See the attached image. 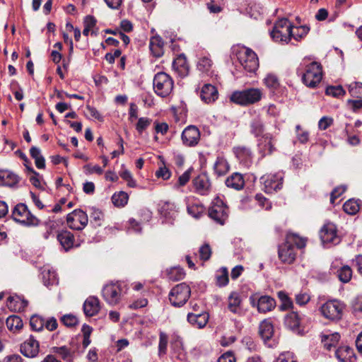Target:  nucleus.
Returning <instances> with one entry per match:
<instances>
[{
    "mask_svg": "<svg viewBox=\"0 0 362 362\" xmlns=\"http://www.w3.org/2000/svg\"><path fill=\"white\" fill-rule=\"evenodd\" d=\"M335 356L340 362H356L354 351L349 346H341L335 351Z\"/></svg>",
    "mask_w": 362,
    "mask_h": 362,
    "instance_id": "25",
    "label": "nucleus"
},
{
    "mask_svg": "<svg viewBox=\"0 0 362 362\" xmlns=\"http://www.w3.org/2000/svg\"><path fill=\"white\" fill-rule=\"evenodd\" d=\"M325 93L335 98L340 97L345 94V91L341 86H329L326 88Z\"/></svg>",
    "mask_w": 362,
    "mask_h": 362,
    "instance_id": "54",
    "label": "nucleus"
},
{
    "mask_svg": "<svg viewBox=\"0 0 362 362\" xmlns=\"http://www.w3.org/2000/svg\"><path fill=\"white\" fill-rule=\"evenodd\" d=\"M304 315L297 312H290L284 317L285 327L298 334H303L302 323Z\"/></svg>",
    "mask_w": 362,
    "mask_h": 362,
    "instance_id": "16",
    "label": "nucleus"
},
{
    "mask_svg": "<svg viewBox=\"0 0 362 362\" xmlns=\"http://www.w3.org/2000/svg\"><path fill=\"white\" fill-rule=\"evenodd\" d=\"M237 57L243 68L249 73H254L259 67V59L251 49L243 47L237 52Z\"/></svg>",
    "mask_w": 362,
    "mask_h": 362,
    "instance_id": "8",
    "label": "nucleus"
},
{
    "mask_svg": "<svg viewBox=\"0 0 362 362\" xmlns=\"http://www.w3.org/2000/svg\"><path fill=\"white\" fill-rule=\"evenodd\" d=\"M278 297L281 301V310H286L293 308V301L286 292L282 291L278 292Z\"/></svg>",
    "mask_w": 362,
    "mask_h": 362,
    "instance_id": "48",
    "label": "nucleus"
},
{
    "mask_svg": "<svg viewBox=\"0 0 362 362\" xmlns=\"http://www.w3.org/2000/svg\"><path fill=\"white\" fill-rule=\"evenodd\" d=\"M213 62L211 59L207 57H201L197 62V69L202 73L209 76L212 74Z\"/></svg>",
    "mask_w": 362,
    "mask_h": 362,
    "instance_id": "38",
    "label": "nucleus"
},
{
    "mask_svg": "<svg viewBox=\"0 0 362 362\" xmlns=\"http://www.w3.org/2000/svg\"><path fill=\"white\" fill-rule=\"evenodd\" d=\"M250 132L255 136H261L264 131V126L262 121L259 118H255L250 123Z\"/></svg>",
    "mask_w": 362,
    "mask_h": 362,
    "instance_id": "40",
    "label": "nucleus"
},
{
    "mask_svg": "<svg viewBox=\"0 0 362 362\" xmlns=\"http://www.w3.org/2000/svg\"><path fill=\"white\" fill-rule=\"evenodd\" d=\"M296 74L301 76L302 82L306 86L314 88L322 79V66L317 62H303L297 68Z\"/></svg>",
    "mask_w": 362,
    "mask_h": 362,
    "instance_id": "2",
    "label": "nucleus"
},
{
    "mask_svg": "<svg viewBox=\"0 0 362 362\" xmlns=\"http://www.w3.org/2000/svg\"><path fill=\"white\" fill-rule=\"evenodd\" d=\"M218 93L216 88L211 84H205L202 88L200 97L206 103L214 102L218 98Z\"/></svg>",
    "mask_w": 362,
    "mask_h": 362,
    "instance_id": "28",
    "label": "nucleus"
},
{
    "mask_svg": "<svg viewBox=\"0 0 362 362\" xmlns=\"http://www.w3.org/2000/svg\"><path fill=\"white\" fill-rule=\"evenodd\" d=\"M260 180L264 185V192L268 194L277 192L283 185V175L280 173L263 175Z\"/></svg>",
    "mask_w": 362,
    "mask_h": 362,
    "instance_id": "13",
    "label": "nucleus"
},
{
    "mask_svg": "<svg viewBox=\"0 0 362 362\" xmlns=\"http://www.w3.org/2000/svg\"><path fill=\"white\" fill-rule=\"evenodd\" d=\"M7 328L12 332L19 331L23 326L21 318L17 315L9 316L6 321Z\"/></svg>",
    "mask_w": 362,
    "mask_h": 362,
    "instance_id": "39",
    "label": "nucleus"
},
{
    "mask_svg": "<svg viewBox=\"0 0 362 362\" xmlns=\"http://www.w3.org/2000/svg\"><path fill=\"white\" fill-rule=\"evenodd\" d=\"M200 259L203 261L209 260L211 255V249L208 243L204 244L200 247L199 250Z\"/></svg>",
    "mask_w": 362,
    "mask_h": 362,
    "instance_id": "55",
    "label": "nucleus"
},
{
    "mask_svg": "<svg viewBox=\"0 0 362 362\" xmlns=\"http://www.w3.org/2000/svg\"><path fill=\"white\" fill-rule=\"evenodd\" d=\"M72 340L69 346H54L52 351L54 354L59 355L66 362H73L77 351V347L74 346Z\"/></svg>",
    "mask_w": 362,
    "mask_h": 362,
    "instance_id": "22",
    "label": "nucleus"
},
{
    "mask_svg": "<svg viewBox=\"0 0 362 362\" xmlns=\"http://www.w3.org/2000/svg\"><path fill=\"white\" fill-rule=\"evenodd\" d=\"M251 305L256 306L257 310L261 313H266L272 311L276 306L275 300L269 296H262L258 298L257 302L254 297L250 298Z\"/></svg>",
    "mask_w": 362,
    "mask_h": 362,
    "instance_id": "20",
    "label": "nucleus"
},
{
    "mask_svg": "<svg viewBox=\"0 0 362 362\" xmlns=\"http://www.w3.org/2000/svg\"><path fill=\"white\" fill-rule=\"evenodd\" d=\"M91 223H94L95 226H100L102 225V220L103 218V214L98 209L93 207L90 212Z\"/></svg>",
    "mask_w": 362,
    "mask_h": 362,
    "instance_id": "52",
    "label": "nucleus"
},
{
    "mask_svg": "<svg viewBox=\"0 0 362 362\" xmlns=\"http://www.w3.org/2000/svg\"><path fill=\"white\" fill-rule=\"evenodd\" d=\"M208 214L211 219L223 225L228 218V209L223 200L217 197L213 200Z\"/></svg>",
    "mask_w": 362,
    "mask_h": 362,
    "instance_id": "12",
    "label": "nucleus"
},
{
    "mask_svg": "<svg viewBox=\"0 0 362 362\" xmlns=\"http://www.w3.org/2000/svg\"><path fill=\"white\" fill-rule=\"evenodd\" d=\"M20 180V177L12 171L0 170V186L16 188Z\"/></svg>",
    "mask_w": 362,
    "mask_h": 362,
    "instance_id": "24",
    "label": "nucleus"
},
{
    "mask_svg": "<svg viewBox=\"0 0 362 362\" xmlns=\"http://www.w3.org/2000/svg\"><path fill=\"white\" fill-rule=\"evenodd\" d=\"M265 86L271 89L276 90L279 86V81L277 76L273 74H269L264 79Z\"/></svg>",
    "mask_w": 362,
    "mask_h": 362,
    "instance_id": "50",
    "label": "nucleus"
},
{
    "mask_svg": "<svg viewBox=\"0 0 362 362\" xmlns=\"http://www.w3.org/2000/svg\"><path fill=\"white\" fill-rule=\"evenodd\" d=\"M230 170V165L223 156H218L214 165L215 174L220 177L225 175Z\"/></svg>",
    "mask_w": 362,
    "mask_h": 362,
    "instance_id": "34",
    "label": "nucleus"
},
{
    "mask_svg": "<svg viewBox=\"0 0 362 362\" xmlns=\"http://www.w3.org/2000/svg\"><path fill=\"white\" fill-rule=\"evenodd\" d=\"M320 235L322 244L327 247L338 245L341 242V238L337 234V226L332 223L325 224L320 230Z\"/></svg>",
    "mask_w": 362,
    "mask_h": 362,
    "instance_id": "11",
    "label": "nucleus"
},
{
    "mask_svg": "<svg viewBox=\"0 0 362 362\" xmlns=\"http://www.w3.org/2000/svg\"><path fill=\"white\" fill-rule=\"evenodd\" d=\"M194 192L199 195L206 196L211 191V183L207 174L202 173L192 180Z\"/></svg>",
    "mask_w": 362,
    "mask_h": 362,
    "instance_id": "18",
    "label": "nucleus"
},
{
    "mask_svg": "<svg viewBox=\"0 0 362 362\" xmlns=\"http://www.w3.org/2000/svg\"><path fill=\"white\" fill-rule=\"evenodd\" d=\"M218 362H235V358L232 352L228 351L218 358Z\"/></svg>",
    "mask_w": 362,
    "mask_h": 362,
    "instance_id": "64",
    "label": "nucleus"
},
{
    "mask_svg": "<svg viewBox=\"0 0 362 362\" xmlns=\"http://www.w3.org/2000/svg\"><path fill=\"white\" fill-rule=\"evenodd\" d=\"M217 284L219 286H225L228 284V272L226 267H221L216 272Z\"/></svg>",
    "mask_w": 362,
    "mask_h": 362,
    "instance_id": "47",
    "label": "nucleus"
},
{
    "mask_svg": "<svg viewBox=\"0 0 362 362\" xmlns=\"http://www.w3.org/2000/svg\"><path fill=\"white\" fill-rule=\"evenodd\" d=\"M182 143L187 146H196L200 139V132L194 125L187 126L182 133Z\"/></svg>",
    "mask_w": 362,
    "mask_h": 362,
    "instance_id": "21",
    "label": "nucleus"
},
{
    "mask_svg": "<svg viewBox=\"0 0 362 362\" xmlns=\"http://www.w3.org/2000/svg\"><path fill=\"white\" fill-rule=\"evenodd\" d=\"M30 325L33 330L41 331L45 326V320L37 315H33L30 317Z\"/></svg>",
    "mask_w": 362,
    "mask_h": 362,
    "instance_id": "49",
    "label": "nucleus"
},
{
    "mask_svg": "<svg viewBox=\"0 0 362 362\" xmlns=\"http://www.w3.org/2000/svg\"><path fill=\"white\" fill-rule=\"evenodd\" d=\"M21 352L28 358H34L37 356L40 350L39 342L33 337L25 340L21 345Z\"/></svg>",
    "mask_w": 362,
    "mask_h": 362,
    "instance_id": "23",
    "label": "nucleus"
},
{
    "mask_svg": "<svg viewBox=\"0 0 362 362\" xmlns=\"http://www.w3.org/2000/svg\"><path fill=\"white\" fill-rule=\"evenodd\" d=\"M208 320L209 315L206 313H189L187 314V321L192 325L197 326L198 328L205 327Z\"/></svg>",
    "mask_w": 362,
    "mask_h": 362,
    "instance_id": "30",
    "label": "nucleus"
},
{
    "mask_svg": "<svg viewBox=\"0 0 362 362\" xmlns=\"http://www.w3.org/2000/svg\"><path fill=\"white\" fill-rule=\"evenodd\" d=\"M173 70L180 76L185 77L189 74V65L185 56L182 54L178 55L173 62Z\"/></svg>",
    "mask_w": 362,
    "mask_h": 362,
    "instance_id": "26",
    "label": "nucleus"
},
{
    "mask_svg": "<svg viewBox=\"0 0 362 362\" xmlns=\"http://www.w3.org/2000/svg\"><path fill=\"white\" fill-rule=\"evenodd\" d=\"M225 184L228 187L235 190H240L245 186V180L242 174L239 173H233L226 178Z\"/></svg>",
    "mask_w": 362,
    "mask_h": 362,
    "instance_id": "31",
    "label": "nucleus"
},
{
    "mask_svg": "<svg viewBox=\"0 0 362 362\" xmlns=\"http://www.w3.org/2000/svg\"><path fill=\"white\" fill-rule=\"evenodd\" d=\"M57 240L63 247V248L68 251L75 245V239L73 233L68 230H62L57 235ZM79 245H76L78 246Z\"/></svg>",
    "mask_w": 362,
    "mask_h": 362,
    "instance_id": "32",
    "label": "nucleus"
},
{
    "mask_svg": "<svg viewBox=\"0 0 362 362\" xmlns=\"http://www.w3.org/2000/svg\"><path fill=\"white\" fill-rule=\"evenodd\" d=\"M349 91L354 98H362V83L354 82L349 86Z\"/></svg>",
    "mask_w": 362,
    "mask_h": 362,
    "instance_id": "51",
    "label": "nucleus"
},
{
    "mask_svg": "<svg viewBox=\"0 0 362 362\" xmlns=\"http://www.w3.org/2000/svg\"><path fill=\"white\" fill-rule=\"evenodd\" d=\"M156 175L158 177H161L163 180H168L171 176L170 170L166 166L160 167L159 169L156 172Z\"/></svg>",
    "mask_w": 362,
    "mask_h": 362,
    "instance_id": "60",
    "label": "nucleus"
},
{
    "mask_svg": "<svg viewBox=\"0 0 362 362\" xmlns=\"http://www.w3.org/2000/svg\"><path fill=\"white\" fill-rule=\"evenodd\" d=\"M128 199L129 195L123 191L115 192L112 197V203L117 207L124 206L127 204Z\"/></svg>",
    "mask_w": 362,
    "mask_h": 362,
    "instance_id": "41",
    "label": "nucleus"
},
{
    "mask_svg": "<svg viewBox=\"0 0 362 362\" xmlns=\"http://www.w3.org/2000/svg\"><path fill=\"white\" fill-rule=\"evenodd\" d=\"M83 312L86 316L95 315L100 310V301L95 296H89L83 303Z\"/></svg>",
    "mask_w": 362,
    "mask_h": 362,
    "instance_id": "29",
    "label": "nucleus"
},
{
    "mask_svg": "<svg viewBox=\"0 0 362 362\" xmlns=\"http://www.w3.org/2000/svg\"><path fill=\"white\" fill-rule=\"evenodd\" d=\"M276 362H297V361L291 353L286 352L280 354Z\"/></svg>",
    "mask_w": 362,
    "mask_h": 362,
    "instance_id": "62",
    "label": "nucleus"
},
{
    "mask_svg": "<svg viewBox=\"0 0 362 362\" xmlns=\"http://www.w3.org/2000/svg\"><path fill=\"white\" fill-rule=\"evenodd\" d=\"M276 139L272 134L269 133L263 134L258 141L259 151L262 156L264 157L274 152L276 150Z\"/></svg>",
    "mask_w": 362,
    "mask_h": 362,
    "instance_id": "17",
    "label": "nucleus"
},
{
    "mask_svg": "<svg viewBox=\"0 0 362 362\" xmlns=\"http://www.w3.org/2000/svg\"><path fill=\"white\" fill-rule=\"evenodd\" d=\"M337 276L343 283H348L352 277V269L348 265H344L337 270Z\"/></svg>",
    "mask_w": 362,
    "mask_h": 362,
    "instance_id": "42",
    "label": "nucleus"
},
{
    "mask_svg": "<svg viewBox=\"0 0 362 362\" xmlns=\"http://www.w3.org/2000/svg\"><path fill=\"white\" fill-rule=\"evenodd\" d=\"M228 308L233 313H238L241 303L240 296L237 292H232L228 298Z\"/></svg>",
    "mask_w": 362,
    "mask_h": 362,
    "instance_id": "37",
    "label": "nucleus"
},
{
    "mask_svg": "<svg viewBox=\"0 0 362 362\" xmlns=\"http://www.w3.org/2000/svg\"><path fill=\"white\" fill-rule=\"evenodd\" d=\"M359 204L356 200L349 199L343 205L344 211L350 215H354L359 211Z\"/></svg>",
    "mask_w": 362,
    "mask_h": 362,
    "instance_id": "46",
    "label": "nucleus"
},
{
    "mask_svg": "<svg viewBox=\"0 0 362 362\" xmlns=\"http://www.w3.org/2000/svg\"><path fill=\"white\" fill-rule=\"evenodd\" d=\"M62 322L68 327L76 326L78 323V319L73 315H65L61 318Z\"/></svg>",
    "mask_w": 362,
    "mask_h": 362,
    "instance_id": "56",
    "label": "nucleus"
},
{
    "mask_svg": "<svg viewBox=\"0 0 362 362\" xmlns=\"http://www.w3.org/2000/svg\"><path fill=\"white\" fill-rule=\"evenodd\" d=\"M187 210L192 217L199 218L204 211V206L194 199V197L189 198L187 200Z\"/></svg>",
    "mask_w": 362,
    "mask_h": 362,
    "instance_id": "33",
    "label": "nucleus"
},
{
    "mask_svg": "<svg viewBox=\"0 0 362 362\" xmlns=\"http://www.w3.org/2000/svg\"><path fill=\"white\" fill-rule=\"evenodd\" d=\"M340 339V334L338 332L322 334L321 335V341L324 347L327 350H331L335 347Z\"/></svg>",
    "mask_w": 362,
    "mask_h": 362,
    "instance_id": "35",
    "label": "nucleus"
},
{
    "mask_svg": "<svg viewBox=\"0 0 362 362\" xmlns=\"http://www.w3.org/2000/svg\"><path fill=\"white\" fill-rule=\"evenodd\" d=\"M167 275L170 280L177 281L185 277V273L180 267H173L168 270Z\"/></svg>",
    "mask_w": 362,
    "mask_h": 362,
    "instance_id": "45",
    "label": "nucleus"
},
{
    "mask_svg": "<svg viewBox=\"0 0 362 362\" xmlns=\"http://www.w3.org/2000/svg\"><path fill=\"white\" fill-rule=\"evenodd\" d=\"M292 34V25L287 18H281L276 22L271 32V37L276 42L288 43Z\"/></svg>",
    "mask_w": 362,
    "mask_h": 362,
    "instance_id": "10",
    "label": "nucleus"
},
{
    "mask_svg": "<svg viewBox=\"0 0 362 362\" xmlns=\"http://www.w3.org/2000/svg\"><path fill=\"white\" fill-rule=\"evenodd\" d=\"M151 119L148 117H140L136 125V129L141 134L150 124Z\"/></svg>",
    "mask_w": 362,
    "mask_h": 362,
    "instance_id": "57",
    "label": "nucleus"
},
{
    "mask_svg": "<svg viewBox=\"0 0 362 362\" xmlns=\"http://www.w3.org/2000/svg\"><path fill=\"white\" fill-rule=\"evenodd\" d=\"M307 239L300 237L297 233H288L285 243L279 245L278 255L279 259L284 264H292L296 257L298 249L304 248Z\"/></svg>",
    "mask_w": 362,
    "mask_h": 362,
    "instance_id": "1",
    "label": "nucleus"
},
{
    "mask_svg": "<svg viewBox=\"0 0 362 362\" xmlns=\"http://www.w3.org/2000/svg\"><path fill=\"white\" fill-rule=\"evenodd\" d=\"M8 303H9V306L12 307V303H15L13 305V307L15 309H24L28 305V302L24 300H21L19 297H13V296H9L7 300Z\"/></svg>",
    "mask_w": 362,
    "mask_h": 362,
    "instance_id": "53",
    "label": "nucleus"
},
{
    "mask_svg": "<svg viewBox=\"0 0 362 362\" xmlns=\"http://www.w3.org/2000/svg\"><path fill=\"white\" fill-rule=\"evenodd\" d=\"M174 87V81L171 76L165 72L157 73L153 78V89L160 97L169 95Z\"/></svg>",
    "mask_w": 362,
    "mask_h": 362,
    "instance_id": "7",
    "label": "nucleus"
},
{
    "mask_svg": "<svg viewBox=\"0 0 362 362\" xmlns=\"http://www.w3.org/2000/svg\"><path fill=\"white\" fill-rule=\"evenodd\" d=\"M13 219L25 226H36L39 225L40 220L33 215L28 206L23 203L15 206L12 211Z\"/></svg>",
    "mask_w": 362,
    "mask_h": 362,
    "instance_id": "6",
    "label": "nucleus"
},
{
    "mask_svg": "<svg viewBox=\"0 0 362 362\" xmlns=\"http://www.w3.org/2000/svg\"><path fill=\"white\" fill-rule=\"evenodd\" d=\"M263 96L262 90L259 88H250L243 90L234 91L230 96L231 102L241 105L248 106L258 103Z\"/></svg>",
    "mask_w": 362,
    "mask_h": 362,
    "instance_id": "3",
    "label": "nucleus"
},
{
    "mask_svg": "<svg viewBox=\"0 0 362 362\" xmlns=\"http://www.w3.org/2000/svg\"><path fill=\"white\" fill-rule=\"evenodd\" d=\"M66 221L70 228L81 230L87 226L88 218L83 211L75 209L67 215Z\"/></svg>",
    "mask_w": 362,
    "mask_h": 362,
    "instance_id": "14",
    "label": "nucleus"
},
{
    "mask_svg": "<svg viewBox=\"0 0 362 362\" xmlns=\"http://www.w3.org/2000/svg\"><path fill=\"white\" fill-rule=\"evenodd\" d=\"M346 191L345 186H339L335 187L330 194V202L332 204L334 203V200L339 197L344 192Z\"/></svg>",
    "mask_w": 362,
    "mask_h": 362,
    "instance_id": "59",
    "label": "nucleus"
},
{
    "mask_svg": "<svg viewBox=\"0 0 362 362\" xmlns=\"http://www.w3.org/2000/svg\"><path fill=\"white\" fill-rule=\"evenodd\" d=\"M345 308L346 305L342 301L332 299L323 303L319 310L325 319L337 322L342 318Z\"/></svg>",
    "mask_w": 362,
    "mask_h": 362,
    "instance_id": "5",
    "label": "nucleus"
},
{
    "mask_svg": "<svg viewBox=\"0 0 362 362\" xmlns=\"http://www.w3.org/2000/svg\"><path fill=\"white\" fill-rule=\"evenodd\" d=\"M310 31V27L308 25H301L300 27L292 26V34L291 38L293 37L296 40H300L304 37Z\"/></svg>",
    "mask_w": 362,
    "mask_h": 362,
    "instance_id": "44",
    "label": "nucleus"
},
{
    "mask_svg": "<svg viewBox=\"0 0 362 362\" xmlns=\"http://www.w3.org/2000/svg\"><path fill=\"white\" fill-rule=\"evenodd\" d=\"M233 153L239 161L240 164L245 168H249L253 160V154L251 149L245 146H236L233 148Z\"/></svg>",
    "mask_w": 362,
    "mask_h": 362,
    "instance_id": "19",
    "label": "nucleus"
},
{
    "mask_svg": "<svg viewBox=\"0 0 362 362\" xmlns=\"http://www.w3.org/2000/svg\"><path fill=\"white\" fill-rule=\"evenodd\" d=\"M347 106L354 112H357L362 108V99L348 100Z\"/></svg>",
    "mask_w": 362,
    "mask_h": 362,
    "instance_id": "61",
    "label": "nucleus"
},
{
    "mask_svg": "<svg viewBox=\"0 0 362 362\" xmlns=\"http://www.w3.org/2000/svg\"><path fill=\"white\" fill-rule=\"evenodd\" d=\"M295 300H296V304H298L300 306H303V305H305V304H307L310 301V297L308 293H307L305 292H303V293L300 292L296 295Z\"/></svg>",
    "mask_w": 362,
    "mask_h": 362,
    "instance_id": "58",
    "label": "nucleus"
},
{
    "mask_svg": "<svg viewBox=\"0 0 362 362\" xmlns=\"http://www.w3.org/2000/svg\"><path fill=\"white\" fill-rule=\"evenodd\" d=\"M191 295V289L186 283L174 286L169 293V300L174 307H181L186 303Z\"/></svg>",
    "mask_w": 362,
    "mask_h": 362,
    "instance_id": "9",
    "label": "nucleus"
},
{
    "mask_svg": "<svg viewBox=\"0 0 362 362\" xmlns=\"http://www.w3.org/2000/svg\"><path fill=\"white\" fill-rule=\"evenodd\" d=\"M149 48L153 57L156 58L162 57L164 54V42L162 37L158 35L151 37Z\"/></svg>",
    "mask_w": 362,
    "mask_h": 362,
    "instance_id": "27",
    "label": "nucleus"
},
{
    "mask_svg": "<svg viewBox=\"0 0 362 362\" xmlns=\"http://www.w3.org/2000/svg\"><path fill=\"white\" fill-rule=\"evenodd\" d=\"M168 344V336L163 332L159 333L158 356L162 357L166 354Z\"/></svg>",
    "mask_w": 362,
    "mask_h": 362,
    "instance_id": "43",
    "label": "nucleus"
},
{
    "mask_svg": "<svg viewBox=\"0 0 362 362\" xmlns=\"http://www.w3.org/2000/svg\"><path fill=\"white\" fill-rule=\"evenodd\" d=\"M43 284L49 288L51 286L58 284L57 274L50 269H43L41 273Z\"/></svg>",
    "mask_w": 362,
    "mask_h": 362,
    "instance_id": "36",
    "label": "nucleus"
},
{
    "mask_svg": "<svg viewBox=\"0 0 362 362\" xmlns=\"http://www.w3.org/2000/svg\"><path fill=\"white\" fill-rule=\"evenodd\" d=\"M333 123V119L328 117H322L319 122H318V127L319 129L321 130H325L328 127H329Z\"/></svg>",
    "mask_w": 362,
    "mask_h": 362,
    "instance_id": "63",
    "label": "nucleus"
},
{
    "mask_svg": "<svg viewBox=\"0 0 362 362\" xmlns=\"http://www.w3.org/2000/svg\"><path fill=\"white\" fill-rule=\"evenodd\" d=\"M127 291V285L124 283L117 281L104 286L102 294L104 300L109 305H115L120 302Z\"/></svg>",
    "mask_w": 362,
    "mask_h": 362,
    "instance_id": "4",
    "label": "nucleus"
},
{
    "mask_svg": "<svg viewBox=\"0 0 362 362\" xmlns=\"http://www.w3.org/2000/svg\"><path fill=\"white\" fill-rule=\"evenodd\" d=\"M259 334L269 347H274L276 345L275 340L272 339L274 325L270 318L264 319L259 323Z\"/></svg>",
    "mask_w": 362,
    "mask_h": 362,
    "instance_id": "15",
    "label": "nucleus"
}]
</instances>
